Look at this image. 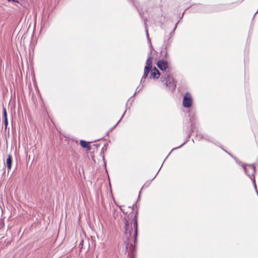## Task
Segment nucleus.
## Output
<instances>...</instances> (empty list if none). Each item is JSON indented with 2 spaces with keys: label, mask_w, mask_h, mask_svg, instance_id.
<instances>
[{
  "label": "nucleus",
  "mask_w": 258,
  "mask_h": 258,
  "mask_svg": "<svg viewBox=\"0 0 258 258\" xmlns=\"http://www.w3.org/2000/svg\"><path fill=\"white\" fill-rule=\"evenodd\" d=\"M237 163L241 165L244 169L245 173L252 180L254 186L256 187L254 173L255 171V167L253 164H245L239 161Z\"/></svg>",
  "instance_id": "nucleus-1"
},
{
  "label": "nucleus",
  "mask_w": 258,
  "mask_h": 258,
  "mask_svg": "<svg viewBox=\"0 0 258 258\" xmlns=\"http://www.w3.org/2000/svg\"><path fill=\"white\" fill-rule=\"evenodd\" d=\"M160 81L171 91L175 90L176 85L174 83L173 78L170 73H166L164 74V75H162V77L160 78Z\"/></svg>",
  "instance_id": "nucleus-2"
},
{
  "label": "nucleus",
  "mask_w": 258,
  "mask_h": 258,
  "mask_svg": "<svg viewBox=\"0 0 258 258\" xmlns=\"http://www.w3.org/2000/svg\"><path fill=\"white\" fill-rule=\"evenodd\" d=\"M177 24H178V22L176 23V24H175V27L174 28V29H173V31L170 32V33L169 34L170 38H169L168 39L167 41L164 40V44L163 45V50L161 52V55L163 57H167V53H168L167 49V48L168 47L170 46V43L171 42V40H170V38L171 37H172V36L173 35L174 32L175 30L176 29V28L177 27Z\"/></svg>",
  "instance_id": "nucleus-3"
},
{
  "label": "nucleus",
  "mask_w": 258,
  "mask_h": 258,
  "mask_svg": "<svg viewBox=\"0 0 258 258\" xmlns=\"http://www.w3.org/2000/svg\"><path fill=\"white\" fill-rule=\"evenodd\" d=\"M183 106L186 108H189L192 105V98L190 94L186 92L184 96L182 102Z\"/></svg>",
  "instance_id": "nucleus-4"
},
{
  "label": "nucleus",
  "mask_w": 258,
  "mask_h": 258,
  "mask_svg": "<svg viewBox=\"0 0 258 258\" xmlns=\"http://www.w3.org/2000/svg\"><path fill=\"white\" fill-rule=\"evenodd\" d=\"M157 66L161 71H163V75L166 73H169L168 71H166L169 66L168 63L166 60L164 59L158 60L157 62Z\"/></svg>",
  "instance_id": "nucleus-5"
},
{
  "label": "nucleus",
  "mask_w": 258,
  "mask_h": 258,
  "mask_svg": "<svg viewBox=\"0 0 258 258\" xmlns=\"http://www.w3.org/2000/svg\"><path fill=\"white\" fill-rule=\"evenodd\" d=\"M162 73H160L159 70L154 67L152 70L151 69V76L150 78H153L154 80L158 79L160 76L162 77Z\"/></svg>",
  "instance_id": "nucleus-6"
},
{
  "label": "nucleus",
  "mask_w": 258,
  "mask_h": 258,
  "mask_svg": "<svg viewBox=\"0 0 258 258\" xmlns=\"http://www.w3.org/2000/svg\"><path fill=\"white\" fill-rule=\"evenodd\" d=\"M201 138L203 139H204L205 140H206L209 142L213 143L216 146H218L222 148L220 146V143L217 140H216L214 138H213L210 136L203 135L201 136Z\"/></svg>",
  "instance_id": "nucleus-7"
},
{
  "label": "nucleus",
  "mask_w": 258,
  "mask_h": 258,
  "mask_svg": "<svg viewBox=\"0 0 258 258\" xmlns=\"http://www.w3.org/2000/svg\"><path fill=\"white\" fill-rule=\"evenodd\" d=\"M133 228L134 230V236L135 237V239L136 238L137 236V233H138V221H137V216L135 215L133 219Z\"/></svg>",
  "instance_id": "nucleus-8"
},
{
  "label": "nucleus",
  "mask_w": 258,
  "mask_h": 258,
  "mask_svg": "<svg viewBox=\"0 0 258 258\" xmlns=\"http://www.w3.org/2000/svg\"><path fill=\"white\" fill-rule=\"evenodd\" d=\"M151 72V69H148L147 67H145L143 76L141 80L140 83H144L145 79L147 78L150 72Z\"/></svg>",
  "instance_id": "nucleus-9"
},
{
  "label": "nucleus",
  "mask_w": 258,
  "mask_h": 258,
  "mask_svg": "<svg viewBox=\"0 0 258 258\" xmlns=\"http://www.w3.org/2000/svg\"><path fill=\"white\" fill-rule=\"evenodd\" d=\"M80 145L82 147H83L84 148H86L88 150H90L91 149V147L89 144V143L85 141L81 140L80 141Z\"/></svg>",
  "instance_id": "nucleus-10"
},
{
  "label": "nucleus",
  "mask_w": 258,
  "mask_h": 258,
  "mask_svg": "<svg viewBox=\"0 0 258 258\" xmlns=\"http://www.w3.org/2000/svg\"><path fill=\"white\" fill-rule=\"evenodd\" d=\"M152 57H149L146 61L145 67H147L148 69H152Z\"/></svg>",
  "instance_id": "nucleus-11"
},
{
  "label": "nucleus",
  "mask_w": 258,
  "mask_h": 258,
  "mask_svg": "<svg viewBox=\"0 0 258 258\" xmlns=\"http://www.w3.org/2000/svg\"><path fill=\"white\" fill-rule=\"evenodd\" d=\"M12 156L11 155H9L7 159V165L9 169H10L12 167Z\"/></svg>",
  "instance_id": "nucleus-12"
},
{
  "label": "nucleus",
  "mask_w": 258,
  "mask_h": 258,
  "mask_svg": "<svg viewBox=\"0 0 258 258\" xmlns=\"http://www.w3.org/2000/svg\"><path fill=\"white\" fill-rule=\"evenodd\" d=\"M147 20V18H144V21H145V28H146V36H147V37L148 38V42L150 44V47H152V44H151V39L149 37V33H148V29H147V25L146 24V21Z\"/></svg>",
  "instance_id": "nucleus-13"
},
{
  "label": "nucleus",
  "mask_w": 258,
  "mask_h": 258,
  "mask_svg": "<svg viewBox=\"0 0 258 258\" xmlns=\"http://www.w3.org/2000/svg\"><path fill=\"white\" fill-rule=\"evenodd\" d=\"M125 233H127V231H129V233H131L133 230V228H131V230L130 229L128 221L126 220H125V226H124ZM130 235H131V233H130Z\"/></svg>",
  "instance_id": "nucleus-14"
},
{
  "label": "nucleus",
  "mask_w": 258,
  "mask_h": 258,
  "mask_svg": "<svg viewBox=\"0 0 258 258\" xmlns=\"http://www.w3.org/2000/svg\"><path fill=\"white\" fill-rule=\"evenodd\" d=\"M143 88H144V85H142L141 87H138L137 88V89L136 90V92L134 93V94L133 95V97H134L137 93H139L140 91H141L143 89Z\"/></svg>",
  "instance_id": "nucleus-15"
},
{
  "label": "nucleus",
  "mask_w": 258,
  "mask_h": 258,
  "mask_svg": "<svg viewBox=\"0 0 258 258\" xmlns=\"http://www.w3.org/2000/svg\"><path fill=\"white\" fill-rule=\"evenodd\" d=\"M4 226H5V223H4V220L0 219V229H3L4 227Z\"/></svg>",
  "instance_id": "nucleus-16"
},
{
  "label": "nucleus",
  "mask_w": 258,
  "mask_h": 258,
  "mask_svg": "<svg viewBox=\"0 0 258 258\" xmlns=\"http://www.w3.org/2000/svg\"><path fill=\"white\" fill-rule=\"evenodd\" d=\"M3 115H4V119H6V118H7V113L6 111V109L5 108H4Z\"/></svg>",
  "instance_id": "nucleus-17"
},
{
  "label": "nucleus",
  "mask_w": 258,
  "mask_h": 258,
  "mask_svg": "<svg viewBox=\"0 0 258 258\" xmlns=\"http://www.w3.org/2000/svg\"><path fill=\"white\" fill-rule=\"evenodd\" d=\"M4 125H5V127L6 129L7 127V126L8 125V118H6V119H4Z\"/></svg>",
  "instance_id": "nucleus-18"
},
{
  "label": "nucleus",
  "mask_w": 258,
  "mask_h": 258,
  "mask_svg": "<svg viewBox=\"0 0 258 258\" xmlns=\"http://www.w3.org/2000/svg\"><path fill=\"white\" fill-rule=\"evenodd\" d=\"M187 141H186L185 142H184L182 144H181L180 146H179V147H176V148H174L173 149H172V151H173L176 149H178V148H179L180 147H181L182 146H183L186 142H187Z\"/></svg>",
  "instance_id": "nucleus-19"
},
{
  "label": "nucleus",
  "mask_w": 258,
  "mask_h": 258,
  "mask_svg": "<svg viewBox=\"0 0 258 258\" xmlns=\"http://www.w3.org/2000/svg\"><path fill=\"white\" fill-rule=\"evenodd\" d=\"M126 110L124 111V113L123 114V115H122L121 118L119 119V120H118V121L117 122V123L114 126V127L113 128H114L116 126V125L118 124V123L120 121V120H121L122 118L123 117V115H124L125 112H126Z\"/></svg>",
  "instance_id": "nucleus-20"
},
{
  "label": "nucleus",
  "mask_w": 258,
  "mask_h": 258,
  "mask_svg": "<svg viewBox=\"0 0 258 258\" xmlns=\"http://www.w3.org/2000/svg\"><path fill=\"white\" fill-rule=\"evenodd\" d=\"M8 2H12L13 3H19L18 0H7Z\"/></svg>",
  "instance_id": "nucleus-21"
},
{
  "label": "nucleus",
  "mask_w": 258,
  "mask_h": 258,
  "mask_svg": "<svg viewBox=\"0 0 258 258\" xmlns=\"http://www.w3.org/2000/svg\"><path fill=\"white\" fill-rule=\"evenodd\" d=\"M193 124L191 125V130H192V132H194L193 131Z\"/></svg>",
  "instance_id": "nucleus-22"
},
{
  "label": "nucleus",
  "mask_w": 258,
  "mask_h": 258,
  "mask_svg": "<svg viewBox=\"0 0 258 258\" xmlns=\"http://www.w3.org/2000/svg\"><path fill=\"white\" fill-rule=\"evenodd\" d=\"M172 151L171 150V151L170 153H171ZM170 154V153H169V154H168V156H166V158H168V156H169V154Z\"/></svg>",
  "instance_id": "nucleus-23"
},
{
  "label": "nucleus",
  "mask_w": 258,
  "mask_h": 258,
  "mask_svg": "<svg viewBox=\"0 0 258 258\" xmlns=\"http://www.w3.org/2000/svg\"><path fill=\"white\" fill-rule=\"evenodd\" d=\"M172 151L171 150V151L170 153H171ZM170 154V153H169V154H168V156H166V158H168V156H169V154Z\"/></svg>",
  "instance_id": "nucleus-24"
},
{
  "label": "nucleus",
  "mask_w": 258,
  "mask_h": 258,
  "mask_svg": "<svg viewBox=\"0 0 258 258\" xmlns=\"http://www.w3.org/2000/svg\"><path fill=\"white\" fill-rule=\"evenodd\" d=\"M172 151L171 150V151L170 153H171ZM170 154V153H169V154H168V156H166V158H168V156H169V154Z\"/></svg>",
  "instance_id": "nucleus-25"
},
{
  "label": "nucleus",
  "mask_w": 258,
  "mask_h": 258,
  "mask_svg": "<svg viewBox=\"0 0 258 258\" xmlns=\"http://www.w3.org/2000/svg\"><path fill=\"white\" fill-rule=\"evenodd\" d=\"M198 7H199V8H201L202 7V6L200 5H198Z\"/></svg>",
  "instance_id": "nucleus-26"
},
{
  "label": "nucleus",
  "mask_w": 258,
  "mask_h": 258,
  "mask_svg": "<svg viewBox=\"0 0 258 258\" xmlns=\"http://www.w3.org/2000/svg\"><path fill=\"white\" fill-rule=\"evenodd\" d=\"M139 13H140V15L141 16H142V13H141L140 12H139Z\"/></svg>",
  "instance_id": "nucleus-27"
},
{
  "label": "nucleus",
  "mask_w": 258,
  "mask_h": 258,
  "mask_svg": "<svg viewBox=\"0 0 258 258\" xmlns=\"http://www.w3.org/2000/svg\"><path fill=\"white\" fill-rule=\"evenodd\" d=\"M161 168V167L160 168L159 170H158V172H159V171H160V170Z\"/></svg>",
  "instance_id": "nucleus-28"
}]
</instances>
